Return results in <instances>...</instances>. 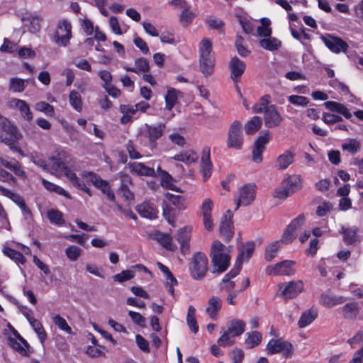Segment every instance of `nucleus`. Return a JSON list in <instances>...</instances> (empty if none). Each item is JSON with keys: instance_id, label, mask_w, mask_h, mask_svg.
Returning a JSON list of instances; mask_svg holds the SVG:
<instances>
[{"instance_id": "f257e3e1", "label": "nucleus", "mask_w": 363, "mask_h": 363, "mask_svg": "<svg viewBox=\"0 0 363 363\" xmlns=\"http://www.w3.org/2000/svg\"><path fill=\"white\" fill-rule=\"evenodd\" d=\"M21 138L22 134L17 127L0 113V141L13 151L23 154L21 149L17 145Z\"/></svg>"}, {"instance_id": "f03ea898", "label": "nucleus", "mask_w": 363, "mask_h": 363, "mask_svg": "<svg viewBox=\"0 0 363 363\" xmlns=\"http://www.w3.org/2000/svg\"><path fill=\"white\" fill-rule=\"evenodd\" d=\"M230 247H226L218 240L213 242L210 257L213 266V272L222 273L225 272L230 265Z\"/></svg>"}, {"instance_id": "7ed1b4c3", "label": "nucleus", "mask_w": 363, "mask_h": 363, "mask_svg": "<svg viewBox=\"0 0 363 363\" xmlns=\"http://www.w3.org/2000/svg\"><path fill=\"white\" fill-rule=\"evenodd\" d=\"M301 188V177L298 175H291L284 178L273 194L274 198L285 199Z\"/></svg>"}, {"instance_id": "20e7f679", "label": "nucleus", "mask_w": 363, "mask_h": 363, "mask_svg": "<svg viewBox=\"0 0 363 363\" xmlns=\"http://www.w3.org/2000/svg\"><path fill=\"white\" fill-rule=\"evenodd\" d=\"M245 330V323L243 320L234 319L230 322L229 327L226 331L218 339L220 346L228 347L234 344L235 341L231 340L233 337L242 335Z\"/></svg>"}, {"instance_id": "39448f33", "label": "nucleus", "mask_w": 363, "mask_h": 363, "mask_svg": "<svg viewBox=\"0 0 363 363\" xmlns=\"http://www.w3.org/2000/svg\"><path fill=\"white\" fill-rule=\"evenodd\" d=\"M244 143L242 125L239 121H234L229 126L226 145L228 148L241 150Z\"/></svg>"}, {"instance_id": "423d86ee", "label": "nucleus", "mask_w": 363, "mask_h": 363, "mask_svg": "<svg viewBox=\"0 0 363 363\" xmlns=\"http://www.w3.org/2000/svg\"><path fill=\"white\" fill-rule=\"evenodd\" d=\"M208 261L204 253L198 252L193 255L189 271L191 277L199 280L203 279L208 270Z\"/></svg>"}, {"instance_id": "0eeeda50", "label": "nucleus", "mask_w": 363, "mask_h": 363, "mask_svg": "<svg viewBox=\"0 0 363 363\" xmlns=\"http://www.w3.org/2000/svg\"><path fill=\"white\" fill-rule=\"evenodd\" d=\"M82 176L90 182L94 186L99 189L108 200L115 201L114 193L107 181L103 180L99 175L91 172H83Z\"/></svg>"}, {"instance_id": "6e6552de", "label": "nucleus", "mask_w": 363, "mask_h": 363, "mask_svg": "<svg viewBox=\"0 0 363 363\" xmlns=\"http://www.w3.org/2000/svg\"><path fill=\"white\" fill-rule=\"evenodd\" d=\"M72 37V26L67 20H62L57 24L54 41L60 46H67Z\"/></svg>"}, {"instance_id": "1a4fd4ad", "label": "nucleus", "mask_w": 363, "mask_h": 363, "mask_svg": "<svg viewBox=\"0 0 363 363\" xmlns=\"http://www.w3.org/2000/svg\"><path fill=\"white\" fill-rule=\"evenodd\" d=\"M255 196L256 186L255 184H247L242 186L238 191V199H235V210H238L240 206L250 205L255 199Z\"/></svg>"}, {"instance_id": "9d476101", "label": "nucleus", "mask_w": 363, "mask_h": 363, "mask_svg": "<svg viewBox=\"0 0 363 363\" xmlns=\"http://www.w3.org/2000/svg\"><path fill=\"white\" fill-rule=\"evenodd\" d=\"M69 162V155L66 152H60L57 156H53L49 158V160L48 161V171L62 173L66 170Z\"/></svg>"}, {"instance_id": "9b49d317", "label": "nucleus", "mask_w": 363, "mask_h": 363, "mask_svg": "<svg viewBox=\"0 0 363 363\" xmlns=\"http://www.w3.org/2000/svg\"><path fill=\"white\" fill-rule=\"evenodd\" d=\"M281 290L279 296L285 299L296 298L303 290V284L301 281H291L286 285H279Z\"/></svg>"}, {"instance_id": "f8f14e48", "label": "nucleus", "mask_w": 363, "mask_h": 363, "mask_svg": "<svg viewBox=\"0 0 363 363\" xmlns=\"http://www.w3.org/2000/svg\"><path fill=\"white\" fill-rule=\"evenodd\" d=\"M7 105L9 108L18 111L21 117L25 121H30L33 120V113L26 101L13 98L8 101Z\"/></svg>"}, {"instance_id": "ddd939ff", "label": "nucleus", "mask_w": 363, "mask_h": 363, "mask_svg": "<svg viewBox=\"0 0 363 363\" xmlns=\"http://www.w3.org/2000/svg\"><path fill=\"white\" fill-rule=\"evenodd\" d=\"M296 262L291 260H284L274 266L267 268V273L269 275H286L290 276L294 274L293 267Z\"/></svg>"}, {"instance_id": "4468645a", "label": "nucleus", "mask_w": 363, "mask_h": 363, "mask_svg": "<svg viewBox=\"0 0 363 363\" xmlns=\"http://www.w3.org/2000/svg\"><path fill=\"white\" fill-rule=\"evenodd\" d=\"M292 345L281 339H272L267 345V352L269 354H273L284 352L290 354L292 352Z\"/></svg>"}, {"instance_id": "2eb2a0df", "label": "nucleus", "mask_w": 363, "mask_h": 363, "mask_svg": "<svg viewBox=\"0 0 363 363\" xmlns=\"http://www.w3.org/2000/svg\"><path fill=\"white\" fill-rule=\"evenodd\" d=\"M192 227L187 225L178 230L176 234V239L180 245V250L182 254L185 255L189 252V242Z\"/></svg>"}, {"instance_id": "dca6fc26", "label": "nucleus", "mask_w": 363, "mask_h": 363, "mask_svg": "<svg viewBox=\"0 0 363 363\" xmlns=\"http://www.w3.org/2000/svg\"><path fill=\"white\" fill-rule=\"evenodd\" d=\"M321 39L327 48L334 52H345L348 48L347 43L340 38L328 35H322Z\"/></svg>"}, {"instance_id": "f3484780", "label": "nucleus", "mask_w": 363, "mask_h": 363, "mask_svg": "<svg viewBox=\"0 0 363 363\" xmlns=\"http://www.w3.org/2000/svg\"><path fill=\"white\" fill-rule=\"evenodd\" d=\"M165 124L160 123L157 125L145 124V136L151 144L155 145V142L160 139L164 133Z\"/></svg>"}, {"instance_id": "a211bd4d", "label": "nucleus", "mask_w": 363, "mask_h": 363, "mask_svg": "<svg viewBox=\"0 0 363 363\" xmlns=\"http://www.w3.org/2000/svg\"><path fill=\"white\" fill-rule=\"evenodd\" d=\"M246 68L245 63L240 60L238 57H233L229 62V69L230 70V79L234 82L240 81L241 76Z\"/></svg>"}, {"instance_id": "6ab92c4d", "label": "nucleus", "mask_w": 363, "mask_h": 363, "mask_svg": "<svg viewBox=\"0 0 363 363\" xmlns=\"http://www.w3.org/2000/svg\"><path fill=\"white\" fill-rule=\"evenodd\" d=\"M233 213L230 210H228L226 213L222 218L220 225V233L225 238L226 240H229L233 236V224L232 221Z\"/></svg>"}, {"instance_id": "aec40b11", "label": "nucleus", "mask_w": 363, "mask_h": 363, "mask_svg": "<svg viewBox=\"0 0 363 363\" xmlns=\"http://www.w3.org/2000/svg\"><path fill=\"white\" fill-rule=\"evenodd\" d=\"M269 140V136L268 133H265L259 136L255 140L252 150V160L254 162L259 163L262 161V154L265 149V146Z\"/></svg>"}, {"instance_id": "412c9836", "label": "nucleus", "mask_w": 363, "mask_h": 363, "mask_svg": "<svg viewBox=\"0 0 363 363\" xmlns=\"http://www.w3.org/2000/svg\"><path fill=\"white\" fill-rule=\"evenodd\" d=\"M121 186L118 189V194L124 198L125 201L130 203L134 200V194L130 189L128 185H131L130 177L125 174H121Z\"/></svg>"}, {"instance_id": "4be33fe9", "label": "nucleus", "mask_w": 363, "mask_h": 363, "mask_svg": "<svg viewBox=\"0 0 363 363\" xmlns=\"http://www.w3.org/2000/svg\"><path fill=\"white\" fill-rule=\"evenodd\" d=\"M213 164L210 159V147H206L201 155V172L204 179H208L212 173Z\"/></svg>"}, {"instance_id": "5701e85b", "label": "nucleus", "mask_w": 363, "mask_h": 363, "mask_svg": "<svg viewBox=\"0 0 363 363\" xmlns=\"http://www.w3.org/2000/svg\"><path fill=\"white\" fill-rule=\"evenodd\" d=\"M282 121V118L273 105L269 106L264 113V123L268 128L278 126Z\"/></svg>"}, {"instance_id": "b1692460", "label": "nucleus", "mask_w": 363, "mask_h": 363, "mask_svg": "<svg viewBox=\"0 0 363 363\" xmlns=\"http://www.w3.org/2000/svg\"><path fill=\"white\" fill-rule=\"evenodd\" d=\"M130 171L140 176L154 177L155 176V169L149 167L141 162H132L128 164Z\"/></svg>"}, {"instance_id": "393cba45", "label": "nucleus", "mask_w": 363, "mask_h": 363, "mask_svg": "<svg viewBox=\"0 0 363 363\" xmlns=\"http://www.w3.org/2000/svg\"><path fill=\"white\" fill-rule=\"evenodd\" d=\"M0 162L4 167L13 172L16 176L23 179L26 177V172L22 169L21 164L15 159L6 160L1 158Z\"/></svg>"}, {"instance_id": "a878e982", "label": "nucleus", "mask_w": 363, "mask_h": 363, "mask_svg": "<svg viewBox=\"0 0 363 363\" xmlns=\"http://www.w3.org/2000/svg\"><path fill=\"white\" fill-rule=\"evenodd\" d=\"M221 307V299L218 296H213L208 301V306L206 311L211 319L215 320Z\"/></svg>"}, {"instance_id": "bb28decb", "label": "nucleus", "mask_w": 363, "mask_h": 363, "mask_svg": "<svg viewBox=\"0 0 363 363\" xmlns=\"http://www.w3.org/2000/svg\"><path fill=\"white\" fill-rule=\"evenodd\" d=\"M347 298L343 296H336L329 292L321 295V303L326 307L330 308L343 303Z\"/></svg>"}, {"instance_id": "cd10ccee", "label": "nucleus", "mask_w": 363, "mask_h": 363, "mask_svg": "<svg viewBox=\"0 0 363 363\" xmlns=\"http://www.w3.org/2000/svg\"><path fill=\"white\" fill-rule=\"evenodd\" d=\"M64 174L69 179V181L72 184L73 186L77 187L78 189H80L86 193H87L89 196H91V191L89 188H87L84 183L83 181H81L75 173L70 170V169L67 167L66 170L63 172Z\"/></svg>"}, {"instance_id": "c85d7f7f", "label": "nucleus", "mask_w": 363, "mask_h": 363, "mask_svg": "<svg viewBox=\"0 0 363 363\" xmlns=\"http://www.w3.org/2000/svg\"><path fill=\"white\" fill-rule=\"evenodd\" d=\"M215 66L214 56L199 57L200 71L205 76H209L213 72Z\"/></svg>"}, {"instance_id": "c756f323", "label": "nucleus", "mask_w": 363, "mask_h": 363, "mask_svg": "<svg viewBox=\"0 0 363 363\" xmlns=\"http://www.w3.org/2000/svg\"><path fill=\"white\" fill-rule=\"evenodd\" d=\"M138 213L144 218L153 219L157 218V211L152 203L143 202L137 206Z\"/></svg>"}, {"instance_id": "7c9ffc66", "label": "nucleus", "mask_w": 363, "mask_h": 363, "mask_svg": "<svg viewBox=\"0 0 363 363\" xmlns=\"http://www.w3.org/2000/svg\"><path fill=\"white\" fill-rule=\"evenodd\" d=\"M325 108L331 111L337 112L342 114L344 117L349 119L352 117V114L348 108L342 104L335 101H327L323 104Z\"/></svg>"}, {"instance_id": "2f4dec72", "label": "nucleus", "mask_w": 363, "mask_h": 363, "mask_svg": "<svg viewBox=\"0 0 363 363\" xmlns=\"http://www.w3.org/2000/svg\"><path fill=\"white\" fill-rule=\"evenodd\" d=\"M341 233L343 234V240L347 245L360 242V238L357 235L358 228L357 227H352L350 228L342 227Z\"/></svg>"}, {"instance_id": "473e14b6", "label": "nucleus", "mask_w": 363, "mask_h": 363, "mask_svg": "<svg viewBox=\"0 0 363 363\" xmlns=\"http://www.w3.org/2000/svg\"><path fill=\"white\" fill-rule=\"evenodd\" d=\"M40 17L31 13L27 14L26 16L23 18L24 25L28 28L30 32L33 33L40 30Z\"/></svg>"}, {"instance_id": "72a5a7b5", "label": "nucleus", "mask_w": 363, "mask_h": 363, "mask_svg": "<svg viewBox=\"0 0 363 363\" xmlns=\"http://www.w3.org/2000/svg\"><path fill=\"white\" fill-rule=\"evenodd\" d=\"M26 316L28 322L30 323L31 327L38 335L40 342L43 344L47 338V334L41 323L37 319H35L33 317L30 316L29 315H26Z\"/></svg>"}, {"instance_id": "f704fd0d", "label": "nucleus", "mask_w": 363, "mask_h": 363, "mask_svg": "<svg viewBox=\"0 0 363 363\" xmlns=\"http://www.w3.org/2000/svg\"><path fill=\"white\" fill-rule=\"evenodd\" d=\"M155 238L168 250L174 251L177 248L173 242L172 238L169 234L157 233L155 235Z\"/></svg>"}, {"instance_id": "c9c22d12", "label": "nucleus", "mask_w": 363, "mask_h": 363, "mask_svg": "<svg viewBox=\"0 0 363 363\" xmlns=\"http://www.w3.org/2000/svg\"><path fill=\"white\" fill-rule=\"evenodd\" d=\"M259 43L260 47L272 52L279 50L281 46V42L272 36L261 39Z\"/></svg>"}, {"instance_id": "e433bc0d", "label": "nucleus", "mask_w": 363, "mask_h": 363, "mask_svg": "<svg viewBox=\"0 0 363 363\" xmlns=\"http://www.w3.org/2000/svg\"><path fill=\"white\" fill-rule=\"evenodd\" d=\"M2 252L5 256L9 257L17 264H24L26 262V258L21 252L6 245L3 246Z\"/></svg>"}, {"instance_id": "4c0bfd02", "label": "nucleus", "mask_w": 363, "mask_h": 363, "mask_svg": "<svg viewBox=\"0 0 363 363\" xmlns=\"http://www.w3.org/2000/svg\"><path fill=\"white\" fill-rule=\"evenodd\" d=\"M246 336L245 344L247 349H252L258 346L262 339V334L258 331L247 333Z\"/></svg>"}, {"instance_id": "58836bf2", "label": "nucleus", "mask_w": 363, "mask_h": 363, "mask_svg": "<svg viewBox=\"0 0 363 363\" xmlns=\"http://www.w3.org/2000/svg\"><path fill=\"white\" fill-rule=\"evenodd\" d=\"M172 158L177 161H180L186 164H191L197 160L198 155L193 150H187L174 155Z\"/></svg>"}, {"instance_id": "ea45409f", "label": "nucleus", "mask_w": 363, "mask_h": 363, "mask_svg": "<svg viewBox=\"0 0 363 363\" xmlns=\"http://www.w3.org/2000/svg\"><path fill=\"white\" fill-rule=\"evenodd\" d=\"M28 80L17 77L11 78L9 81V89L14 93H21L26 87Z\"/></svg>"}, {"instance_id": "a19ab883", "label": "nucleus", "mask_w": 363, "mask_h": 363, "mask_svg": "<svg viewBox=\"0 0 363 363\" xmlns=\"http://www.w3.org/2000/svg\"><path fill=\"white\" fill-rule=\"evenodd\" d=\"M262 125V120L259 116H253L245 125V130L247 135L255 133Z\"/></svg>"}, {"instance_id": "79ce46f5", "label": "nucleus", "mask_w": 363, "mask_h": 363, "mask_svg": "<svg viewBox=\"0 0 363 363\" xmlns=\"http://www.w3.org/2000/svg\"><path fill=\"white\" fill-rule=\"evenodd\" d=\"M199 57L214 56L212 42L208 38H203L199 45Z\"/></svg>"}, {"instance_id": "37998d69", "label": "nucleus", "mask_w": 363, "mask_h": 363, "mask_svg": "<svg viewBox=\"0 0 363 363\" xmlns=\"http://www.w3.org/2000/svg\"><path fill=\"white\" fill-rule=\"evenodd\" d=\"M293 161L294 155L289 151H286L277 158V167L279 169H285L293 162Z\"/></svg>"}, {"instance_id": "c03bdc74", "label": "nucleus", "mask_w": 363, "mask_h": 363, "mask_svg": "<svg viewBox=\"0 0 363 363\" xmlns=\"http://www.w3.org/2000/svg\"><path fill=\"white\" fill-rule=\"evenodd\" d=\"M359 311L358 303L356 302H351L345 304L342 307L343 316L347 319L354 318Z\"/></svg>"}, {"instance_id": "a18cd8bd", "label": "nucleus", "mask_w": 363, "mask_h": 363, "mask_svg": "<svg viewBox=\"0 0 363 363\" xmlns=\"http://www.w3.org/2000/svg\"><path fill=\"white\" fill-rule=\"evenodd\" d=\"M180 92L177 91L174 88H170L168 89L167 93L165 96V108L168 111H171L174 106L177 102V95Z\"/></svg>"}, {"instance_id": "49530a36", "label": "nucleus", "mask_w": 363, "mask_h": 363, "mask_svg": "<svg viewBox=\"0 0 363 363\" xmlns=\"http://www.w3.org/2000/svg\"><path fill=\"white\" fill-rule=\"evenodd\" d=\"M316 312L308 310L303 312L299 318L298 325L300 328H305L311 324L316 318Z\"/></svg>"}, {"instance_id": "de8ad7c7", "label": "nucleus", "mask_w": 363, "mask_h": 363, "mask_svg": "<svg viewBox=\"0 0 363 363\" xmlns=\"http://www.w3.org/2000/svg\"><path fill=\"white\" fill-rule=\"evenodd\" d=\"M243 255H244V252H242L241 254L240 255V256L238 257L234 267L228 274H226L224 276V277L223 279V282L228 283V282L230 281L231 279H233V277H235V276H237L239 274V272L241 270V266H242V262L240 261V258L242 257Z\"/></svg>"}, {"instance_id": "09e8293b", "label": "nucleus", "mask_w": 363, "mask_h": 363, "mask_svg": "<svg viewBox=\"0 0 363 363\" xmlns=\"http://www.w3.org/2000/svg\"><path fill=\"white\" fill-rule=\"evenodd\" d=\"M42 183L47 190L55 192L57 194L64 196L67 199H71L70 194L61 186H57L52 182H50L44 179L42 180Z\"/></svg>"}, {"instance_id": "8fccbe9b", "label": "nucleus", "mask_w": 363, "mask_h": 363, "mask_svg": "<svg viewBox=\"0 0 363 363\" xmlns=\"http://www.w3.org/2000/svg\"><path fill=\"white\" fill-rule=\"evenodd\" d=\"M281 247V241L277 240L269 244L265 250V259L267 261H271L273 258L276 257L277 252Z\"/></svg>"}, {"instance_id": "3c124183", "label": "nucleus", "mask_w": 363, "mask_h": 363, "mask_svg": "<svg viewBox=\"0 0 363 363\" xmlns=\"http://www.w3.org/2000/svg\"><path fill=\"white\" fill-rule=\"evenodd\" d=\"M194 18L195 14L191 11V8H185L182 9L179 16V22L184 27L191 23Z\"/></svg>"}, {"instance_id": "603ef678", "label": "nucleus", "mask_w": 363, "mask_h": 363, "mask_svg": "<svg viewBox=\"0 0 363 363\" xmlns=\"http://www.w3.org/2000/svg\"><path fill=\"white\" fill-rule=\"evenodd\" d=\"M69 104L72 107L78 112H81L82 110V101L81 95L77 91H72L69 96Z\"/></svg>"}, {"instance_id": "864d4df0", "label": "nucleus", "mask_w": 363, "mask_h": 363, "mask_svg": "<svg viewBox=\"0 0 363 363\" xmlns=\"http://www.w3.org/2000/svg\"><path fill=\"white\" fill-rule=\"evenodd\" d=\"M48 218L51 223L57 225H61L65 223L63 214L56 209H50L48 211Z\"/></svg>"}, {"instance_id": "5fc2aeb1", "label": "nucleus", "mask_w": 363, "mask_h": 363, "mask_svg": "<svg viewBox=\"0 0 363 363\" xmlns=\"http://www.w3.org/2000/svg\"><path fill=\"white\" fill-rule=\"evenodd\" d=\"M262 26L257 28V33L260 37L267 38L272 35V28L269 27L270 21L268 18H263L261 19Z\"/></svg>"}, {"instance_id": "6e6d98bb", "label": "nucleus", "mask_w": 363, "mask_h": 363, "mask_svg": "<svg viewBox=\"0 0 363 363\" xmlns=\"http://www.w3.org/2000/svg\"><path fill=\"white\" fill-rule=\"evenodd\" d=\"M312 233L315 238L311 240L309 247L306 250V254L308 256L314 257L318 251V228H314Z\"/></svg>"}, {"instance_id": "4d7b16f0", "label": "nucleus", "mask_w": 363, "mask_h": 363, "mask_svg": "<svg viewBox=\"0 0 363 363\" xmlns=\"http://www.w3.org/2000/svg\"><path fill=\"white\" fill-rule=\"evenodd\" d=\"M342 149L351 154H355L360 149V143L355 139H349L342 145Z\"/></svg>"}, {"instance_id": "13d9d810", "label": "nucleus", "mask_w": 363, "mask_h": 363, "mask_svg": "<svg viewBox=\"0 0 363 363\" xmlns=\"http://www.w3.org/2000/svg\"><path fill=\"white\" fill-rule=\"evenodd\" d=\"M52 320L60 330H63L68 334H72L71 327L67 324L66 320L64 318L60 315H56L52 318Z\"/></svg>"}, {"instance_id": "bf43d9fd", "label": "nucleus", "mask_w": 363, "mask_h": 363, "mask_svg": "<svg viewBox=\"0 0 363 363\" xmlns=\"http://www.w3.org/2000/svg\"><path fill=\"white\" fill-rule=\"evenodd\" d=\"M167 199L179 209H184L185 203L184 198L180 195H174L170 193L166 194Z\"/></svg>"}, {"instance_id": "052dcab7", "label": "nucleus", "mask_w": 363, "mask_h": 363, "mask_svg": "<svg viewBox=\"0 0 363 363\" xmlns=\"http://www.w3.org/2000/svg\"><path fill=\"white\" fill-rule=\"evenodd\" d=\"M269 96L265 95L262 96L259 101L255 104L252 107L253 111L256 113H262L263 111H266V109L269 107L268 104L269 103Z\"/></svg>"}, {"instance_id": "680f3d73", "label": "nucleus", "mask_w": 363, "mask_h": 363, "mask_svg": "<svg viewBox=\"0 0 363 363\" xmlns=\"http://www.w3.org/2000/svg\"><path fill=\"white\" fill-rule=\"evenodd\" d=\"M81 253L82 250L76 245H70L65 250V255L70 261H76Z\"/></svg>"}, {"instance_id": "e2e57ef3", "label": "nucleus", "mask_w": 363, "mask_h": 363, "mask_svg": "<svg viewBox=\"0 0 363 363\" xmlns=\"http://www.w3.org/2000/svg\"><path fill=\"white\" fill-rule=\"evenodd\" d=\"M35 109L45 113L47 116H52L55 114L54 108L45 101H40L35 104Z\"/></svg>"}, {"instance_id": "0e129e2a", "label": "nucleus", "mask_w": 363, "mask_h": 363, "mask_svg": "<svg viewBox=\"0 0 363 363\" xmlns=\"http://www.w3.org/2000/svg\"><path fill=\"white\" fill-rule=\"evenodd\" d=\"M161 177V185L166 189L176 190V186L172 183L173 178L167 172H162Z\"/></svg>"}, {"instance_id": "69168bd1", "label": "nucleus", "mask_w": 363, "mask_h": 363, "mask_svg": "<svg viewBox=\"0 0 363 363\" xmlns=\"http://www.w3.org/2000/svg\"><path fill=\"white\" fill-rule=\"evenodd\" d=\"M134 277V272L132 270H124L113 277L115 281L120 283L128 281Z\"/></svg>"}, {"instance_id": "338daca9", "label": "nucleus", "mask_w": 363, "mask_h": 363, "mask_svg": "<svg viewBox=\"0 0 363 363\" xmlns=\"http://www.w3.org/2000/svg\"><path fill=\"white\" fill-rule=\"evenodd\" d=\"M288 101L296 106H306L309 103V99L303 96L291 95L288 97Z\"/></svg>"}, {"instance_id": "774afa93", "label": "nucleus", "mask_w": 363, "mask_h": 363, "mask_svg": "<svg viewBox=\"0 0 363 363\" xmlns=\"http://www.w3.org/2000/svg\"><path fill=\"white\" fill-rule=\"evenodd\" d=\"M163 215L167 222L174 225L175 211L168 204H163Z\"/></svg>"}]
</instances>
